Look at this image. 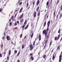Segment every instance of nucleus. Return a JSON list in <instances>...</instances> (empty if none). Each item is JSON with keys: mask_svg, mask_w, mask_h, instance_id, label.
<instances>
[{"mask_svg": "<svg viewBox=\"0 0 62 62\" xmlns=\"http://www.w3.org/2000/svg\"><path fill=\"white\" fill-rule=\"evenodd\" d=\"M50 21H48L47 23V28L46 30H44L43 31V35L44 34L45 36L46 39H47L49 38L50 35H47L48 34V32L49 31V27L50 26Z\"/></svg>", "mask_w": 62, "mask_h": 62, "instance_id": "f257e3e1", "label": "nucleus"}, {"mask_svg": "<svg viewBox=\"0 0 62 62\" xmlns=\"http://www.w3.org/2000/svg\"><path fill=\"white\" fill-rule=\"evenodd\" d=\"M11 54V50L10 49H9L8 52V55L7 56V60H8L9 59V56L10 54Z\"/></svg>", "mask_w": 62, "mask_h": 62, "instance_id": "f03ea898", "label": "nucleus"}, {"mask_svg": "<svg viewBox=\"0 0 62 62\" xmlns=\"http://www.w3.org/2000/svg\"><path fill=\"white\" fill-rule=\"evenodd\" d=\"M29 47L30 48V51H32V50L34 49V46H33L32 44H30L29 46Z\"/></svg>", "mask_w": 62, "mask_h": 62, "instance_id": "7ed1b4c3", "label": "nucleus"}, {"mask_svg": "<svg viewBox=\"0 0 62 62\" xmlns=\"http://www.w3.org/2000/svg\"><path fill=\"white\" fill-rule=\"evenodd\" d=\"M59 35H58V36L57 38V37H55L54 38V40L55 41L56 40H58L59 39V38H60V36Z\"/></svg>", "mask_w": 62, "mask_h": 62, "instance_id": "20e7f679", "label": "nucleus"}, {"mask_svg": "<svg viewBox=\"0 0 62 62\" xmlns=\"http://www.w3.org/2000/svg\"><path fill=\"white\" fill-rule=\"evenodd\" d=\"M30 55L31 56L30 57V59H31V61H33L34 59V57H33V53H31Z\"/></svg>", "mask_w": 62, "mask_h": 62, "instance_id": "39448f33", "label": "nucleus"}, {"mask_svg": "<svg viewBox=\"0 0 62 62\" xmlns=\"http://www.w3.org/2000/svg\"><path fill=\"white\" fill-rule=\"evenodd\" d=\"M26 23L25 22H24V24L22 26L23 31V30H24V28L25 25H26Z\"/></svg>", "mask_w": 62, "mask_h": 62, "instance_id": "423d86ee", "label": "nucleus"}, {"mask_svg": "<svg viewBox=\"0 0 62 62\" xmlns=\"http://www.w3.org/2000/svg\"><path fill=\"white\" fill-rule=\"evenodd\" d=\"M26 5H27V6H26V8H28V9H29L30 8V6L28 7L29 5V3H28V2H27Z\"/></svg>", "mask_w": 62, "mask_h": 62, "instance_id": "0eeeda50", "label": "nucleus"}, {"mask_svg": "<svg viewBox=\"0 0 62 62\" xmlns=\"http://www.w3.org/2000/svg\"><path fill=\"white\" fill-rule=\"evenodd\" d=\"M6 39L7 40H10V38L9 36H7L6 37Z\"/></svg>", "mask_w": 62, "mask_h": 62, "instance_id": "6e6552de", "label": "nucleus"}, {"mask_svg": "<svg viewBox=\"0 0 62 62\" xmlns=\"http://www.w3.org/2000/svg\"><path fill=\"white\" fill-rule=\"evenodd\" d=\"M43 57L44 58V59H45V60L47 58V57H46V54H44L43 56Z\"/></svg>", "mask_w": 62, "mask_h": 62, "instance_id": "1a4fd4ad", "label": "nucleus"}, {"mask_svg": "<svg viewBox=\"0 0 62 62\" xmlns=\"http://www.w3.org/2000/svg\"><path fill=\"white\" fill-rule=\"evenodd\" d=\"M36 15H37V12L35 11L33 13V16L34 18H35V17H36Z\"/></svg>", "mask_w": 62, "mask_h": 62, "instance_id": "9d476101", "label": "nucleus"}, {"mask_svg": "<svg viewBox=\"0 0 62 62\" xmlns=\"http://www.w3.org/2000/svg\"><path fill=\"white\" fill-rule=\"evenodd\" d=\"M39 40L40 41L41 40V35L40 33L39 34Z\"/></svg>", "mask_w": 62, "mask_h": 62, "instance_id": "9b49d317", "label": "nucleus"}, {"mask_svg": "<svg viewBox=\"0 0 62 62\" xmlns=\"http://www.w3.org/2000/svg\"><path fill=\"white\" fill-rule=\"evenodd\" d=\"M58 33H60L59 35H58V36H59L60 37V33H61V32L60 31V29L58 31Z\"/></svg>", "mask_w": 62, "mask_h": 62, "instance_id": "f8f14e48", "label": "nucleus"}, {"mask_svg": "<svg viewBox=\"0 0 62 62\" xmlns=\"http://www.w3.org/2000/svg\"><path fill=\"white\" fill-rule=\"evenodd\" d=\"M40 11L39 10L38 12V14L37 15V16H39L40 14Z\"/></svg>", "mask_w": 62, "mask_h": 62, "instance_id": "ddd939ff", "label": "nucleus"}, {"mask_svg": "<svg viewBox=\"0 0 62 62\" xmlns=\"http://www.w3.org/2000/svg\"><path fill=\"white\" fill-rule=\"evenodd\" d=\"M23 14H24L23 13L21 15V16H20L19 17V18H20V19H22L23 16Z\"/></svg>", "mask_w": 62, "mask_h": 62, "instance_id": "4468645a", "label": "nucleus"}, {"mask_svg": "<svg viewBox=\"0 0 62 62\" xmlns=\"http://www.w3.org/2000/svg\"><path fill=\"white\" fill-rule=\"evenodd\" d=\"M39 0H38L36 4L37 5H39Z\"/></svg>", "mask_w": 62, "mask_h": 62, "instance_id": "2eb2a0df", "label": "nucleus"}, {"mask_svg": "<svg viewBox=\"0 0 62 62\" xmlns=\"http://www.w3.org/2000/svg\"><path fill=\"white\" fill-rule=\"evenodd\" d=\"M46 21L45 20V23L44 24V25H43L44 27H45V25H46Z\"/></svg>", "mask_w": 62, "mask_h": 62, "instance_id": "dca6fc26", "label": "nucleus"}, {"mask_svg": "<svg viewBox=\"0 0 62 62\" xmlns=\"http://www.w3.org/2000/svg\"><path fill=\"white\" fill-rule=\"evenodd\" d=\"M23 8H22L19 11V13H21L22 12V10H23Z\"/></svg>", "mask_w": 62, "mask_h": 62, "instance_id": "f3484780", "label": "nucleus"}, {"mask_svg": "<svg viewBox=\"0 0 62 62\" xmlns=\"http://www.w3.org/2000/svg\"><path fill=\"white\" fill-rule=\"evenodd\" d=\"M55 11L54 12V13L53 17L54 18V17H55V16H56V15H55Z\"/></svg>", "mask_w": 62, "mask_h": 62, "instance_id": "a211bd4d", "label": "nucleus"}, {"mask_svg": "<svg viewBox=\"0 0 62 62\" xmlns=\"http://www.w3.org/2000/svg\"><path fill=\"white\" fill-rule=\"evenodd\" d=\"M24 46L25 45H24V44H22V49H23L24 48Z\"/></svg>", "mask_w": 62, "mask_h": 62, "instance_id": "6ab92c4d", "label": "nucleus"}, {"mask_svg": "<svg viewBox=\"0 0 62 62\" xmlns=\"http://www.w3.org/2000/svg\"><path fill=\"white\" fill-rule=\"evenodd\" d=\"M61 17H62V14H61L60 16L58 18V19H60L61 18Z\"/></svg>", "mask_w": 62, "mask_h": 62, "instance_id": "aec40b11", "label": "nucleus"}, {"mask_svg": "<svg viewBox=\"0 0 62 62\" xmlns=\"http://www.w3.org/2000/svg\"><path fill=\"white\" fill-rule=\"evenodd\" d=\"M52 42H53V41L52 40L49 43V46H51V45H52Z\"/></svg>", "mask_w": 62, "mask_h": 62, "instance_id": "412c9836", "label": "nucleus"}, {"mask_svg": "<svg viewBox=\"0 0 62 62\" xmlns=\"http://www.w3.org/2000/svg\"><path fill=\"white\" fill-rule=\"evenodd\" d=\"M48 39H46L45 42V44H46L48 42Z\"/></svg>", "mask_w": 62, "mask_h": 62, "instance_id": "4be33fe9", "label": "nucleus"}, {"mask_svg": "<svg viewBox=\"0 0 62 62\" xmlns=\"http://www.w3.org/2000/svg\"><path fill=\"white\" fill-rule=\"evenodd\" d=\"M9 26H11L12 25V23L11 22H10L9 23Z\"/></svg>", "mask_w": 62, "mask_h": 62, "instance_id": "5701e85b", "label": "nucleus"}, {"mask_svg": "<svg viewBox=\"0 0 62 62\" xmlns=\"http://www.w3.org/2000/svg\"><path fill=\"white\" fill-rule=\"evenodd\" d=\"M23 19L22 18L21 20H20V23H23Z\"/></svg>", "mask_w": 62, "mask_h": 62, "instance_id": "b1692460", "label": "nucleus"}, {"mask_svg": "<svg viewBox=\"0 0 62 62\" xmlns=\"http://www.w3.org/2000/svg\"><path fill=\"white\" fill-rule=\"evenodd\" d=\"M60 46H59V45L57 47V50H58L59 49H60V46Z\"/></svg>", "mask_w": 62, "mask_h": 62, "instance_id": "393cba45", "label": "nucleus"}, {"mask_svg": "<svg viewBox=\"0 0 62 62\" xmlns=\"http://www.w3.org/2000/svg\"><path fill=\"white\" fill-rule=\"evenodd\" d=\"M54 59H55V58L54 57V54H53L52 58V60H54Z\"/></svg>", "mask_w": 62, "mask_h": 62, "instance_id": "a878e982", "label": "nucleus"}, {"mask_svg": "<svg viewBox=\"0 0 62 62\" xmlns=\"http://www.w3.org/2000/svg\"><path fill=\"white\" fill-rule=\"evenodd\" d=\"M7 0H4V3H7Z\"/></svg>", "mask_w": 62, "mask_h": 62, "instance_id": "bb28decb", "label": "nucleus"}, {"mask_svg": "<svg viewBox=\"0 0 62 62\" xmlns=\"http://www.w3.org/2000/svg\"><path fill=\"white\" fill-rule=\"evenodd\" d=\"M17 25V21H16V22L14 24V26H16Z\"/></svg>", "mask_w": 62, "mask_h": 62, "instance_id": "cd10ccee", "label": "nucleus"}, {"mask_svg": "<svg viewBox=\"0 0 62 62\" xmlns=\"http://www.w3.org/2000/svg\"><path fill=\"white\" fill-rule=\"evenodd\" d=\"M20 53H21V52L20 51L17 54V56H19V54H20Z\"/></svg>", "mask_w": 62, "mask_h": 62, "instance_id": "c85d7f7f", "label": "nucleus"}, {"mask_svg": "<svg viewBox=\"0 0 62 62\" xmlns=\"http://www.w3.org/2000/svg\"><path fill=\"white\" fill-rule=\"evenodd\" d=\"M1 48L2 49H3V44H1Z\"/></svg>", "mask_w": 62, "mask_h": 62, "instance_id": "c756f323", "label": "nucleus"}, {"mask_svg": "<svg viewBox=\"0 0 62 62\" xmlns=\"http://www.w3.org/2000/svg\"><path fill=\"white\" fill-rule=\"evenodd\" d=\"M59 2V0H58L56 3V6L57 5H58V3Z\"/></svg>", "mask_w": 62, "mask_h": 62, "instance_id": "7c9ffc66", "label": "nucleus"}, {"mask_svg": "<svg viewBox=\"0 0 62 62\" xmlns=\"http://www.w3.org/2000/svg\"><path fill=\"white\" fill-rule=\"evenodd\" d=\"M39 42L38 43H37V44H36V46H37V45H39Z\"/></svg>", "mask_w": 62, "mask_h": 62, "instance_id": "2f4dec72", "label": "nucleus"}, {"mask_svg": "<svg viewBox=\"0 0 62 62\" xmlns=\"http://www.w3.org/2000/svg\"><path fill=\"white\" fill-rule=\"evenodd\" d=\"M17 53V50H15L14 51V53L15 54H16Z\"/></svg>", "mask_w": 62, "mask_h": 62, "instance_id": "473e14b6", "label": "nucleus"}, {"mask_svg": "<svg viewBox=\"0 0 62 62\" xmlns=\"http://www.w3.org/2000/svg\"><path fill=\"white\" fill-rule=\"evenodd\" d=\"M27 50H28L27 49V48H26V49H25L24 50V51L26 53V52H27Z\"/></svg>", "mask_w": 62, "mask_h": 62, "instance_id": "72a5a7b5", "label": "nucleus"}, {"mask_svg": "<svg viewBox=\"0 0 62 62\" xmlns=\"http://www.w3.org/2000/svg\"><path fill=\"white\" fill-rule=\"evenodd\" d=\"M34 34V33H32L31 35V38L32 39V37H33V35Z\"/></svg>", "mask_w": 62, "mask_h": 62, "instance_id": "f704fd0d", "label": "nucleus"}, {"mask_svg": "<svg viewBox=\"0 0 62 62\" xmlns=\"http://www.w3.org/2000/svg\"><path fill=\"white\" fill-rule=\"evenodd\" d=\"M3 53H4V56H5V55L6 54V51L5 52V51H4Z\"/></svg>", "mask_w": 62, "mask_h": 62, "instance_id": "c9c22d12", "label": "nucleus"}, {"mask_svg": "<svg viewBox=\"0 0 62 62\" xmlns=\"http://www.w3.org/2000/svg\"><path fill=\"white\" fill-rule=\"evenodd\" d=\"M49 5V1H47L46 3V5L47 6H48Z\"/></svg>", "mask_w": 62, "mask_h": 62, "instance_id": "e433bc0d", "label": "nucleus"}, {"mask_svg": "<svg viewBox=\"0 0 62 62\" xmlns=\"http://www.w3.org/2000/svg\"><path fill=\"white\" fill-rule=\"evenodd\" d=\"M35 41H34V42H33V46H35Z\"/></svg>", "mask_w": 62, "mask_h": 62, "instance_id": "4c0bfd02", "label": "nucleus"}, {"mask_svg": "<svg viewBox=\"0 0 62 62\" xmlns=\"http://www.w3.org/2000/svg\"><path fill=\"white\" fill-rule=\"evenodd\" d=\"M35 1H34L33 3V6H34V5H35Z\"/></svg>", "mask_w": 62, "mask_h": 62, "instance_id": "58836bf2", "label": "nucleus"}, {"mask_svg": "<svg viewBox=\"0 0 62 62\" xmlns=\"http://www.w3.org/2000/svg\"><path fill=\"white\" fill-rule=\"evenodd\" d=\"M40 51H39L38 54L39 55V56L40 55Z\"/></svg>", "mask_w": 62, "mask_h": 62, "instance_id": "ea45409f", "label": "nucleus"}, {"mask_svg": "<svg viewBox=\"0 0 62 62\" xmlns=\"http://www.w3.org/2000/svg\"><path fill=\"white\" fill-rule=\"evenodd\" d=\"M47 13H46L45 15V17H44V19H46V16H47Z\"/></svg>", "mask_w": 62, "mask_h": 62, "instance_id": "a19ab883", "label": "nucleus"}, {"mask_svg": "<svg viewBox=\"0 0 62 62\" xmlns=\"http://www.w3.org/2000/svg\"><path fill=\"white\" fill-rule=\"evenodd\" d=\"M22 36H23V34H21L20 35V38H22Z\"/></svg>", "mask_w": 62, "mask_h": 62, "instance_id": "79ce46f5", "label": "nucleus"}, {"mask_svg": "<svg viewBox=\"0 0 62 62\" xmlns=\"http://www.w3.org/2000/svg\"><path fill=\"white\" fill-rule=\"evenodd\" d=\"M2 8H0V13L1 12H2Z\"/></svg>", "mask_w": 62, "mask_h": 62, "instance_id": "37998d69", "label": "nucleus"}, {"mask_svg": "<svg viewBox=\"0 0 62 62\" xmlns=\"http://www.w3.org/2000/svg\"><path fill=\"white\" fill-rule=\"evenodd\" d=\"M58 14L57 15L56 17V19H57V18H58Z\"/></svg>", "mask_w": 62, "mask_h": 62, "instance_id": "c03bdc74", "label": "nucleus"}, {"mask_svg": "<svg viewBox=\"0 0 62 62\" xmlns=\"http://www.w3.org/2000/svg\"><path fill=\"white\" fill-rule=\"evenodd\" d=\"M2 54H0V57H2Z\"/></svg>", "mask_w": 62, "mask_h": 62, "instance_id": "a18cd8bd", "label": "nucleus"}, {"mask_svg": "<svg viewBox=\"0 0 62 62\" xmlns=\"http://www.w3.org/2000/svg\"><path fill=\"white\" fill-rule=\"evenodd\" d=\"M17 24L19 25V21H17Z\"/></svg>", "mask_w": 62, "mask_h": 62, "instance_id": "49530a36", "label": "nucleus"}, {"mask_svg": "<svg viewBox=\"0 0 62 62\" xmlns=\"http://www.w3.org/2000/svg\"><path fill=\"white\" fill-rule=\"evenodd\" d=\"M34 25V24H33V22L31 24V26H32V25Z\"/></svg>", "mask_w": 62, "mask_h": 62, "instance_id": "de8ad7c7", "label": "nucleus"}, {"mask_svg": "<svg viewBox=\"0 0 62 62\" xmlns=\"http://www.w3.org/2000/svg\"><path fill=\"white\" fill-rule=\"evenodd\" d=\"M17 15V14L16 13L15 16H14L15 18H16V16Z\"/></svg>", "mask_w": 62, "mask_h": 62, "instance_id": "09e8293b", "label": "nucleus"}, {"mask_svg": "<svg viewBox=\"0 0 62 62\" xmlns=\"http://www.w3.org/2000/svg\"><path fill=\"white\" fill-rule=\"evenodd\" d=\"M46 45H47V44H45V45L44 46V47H46Z\"/></svg>", "mask_w": 62, "mask_h": 62, "instance_id": "8fccbe9b", "label": "nucleus"}, {"mask_svg": "<svg viewBox=\"0 0 62 62\" xmlns=\"http://www.w3.org/2000/svg\"><path fill=\"white\" fill-rule=\"evenodd\" d=\"M22 2H20L19 4V5H22Z\"/></svg>", "mask_w": 62, "mask_h": 62, "instance_id": "3c124183", "label": "nucleus"}, {"mask_svg": "<svg viewBox=\"0 0 62 62\" xmlns=\"http://www.w3.org/2000/svg\"><path fill=\"white\" fill-rule=\"evenodd\" d=\"M4 39H5V37L4 36L2 37V39H3V40H4Z\"/></svg>", "mask_w": 62, "mask_h": 62, "instance_id": "603ef678", "label": "nucleus"}, {"mask_svg": "<svg viewBox=\"0 0 62 62\" xmlns=\"http://www.w3.org/2000/svg\"><path fill=\"white\" fill-rule=\"evenodd\" d=\"M4 36H6V31L4 32Z\"/></svg>", "mask_w": 62, "mask_h": 62, "instance_id": "864d4df0", "label": "nucleus"}, {"mask_svg": "<svg viewBox=\"0 0 62 62\" xmlns=\"http://www.w3.org/2000/svg\"><path fill=\"white\" fill-rule=\"evenodd\" d=\"M18 28V27H16L14 28V29H17Z\"/></svg>", "mask_w": 62, "mask_h": 62, "instance_id": "5fc2aeb1", "label": "nucleus"}, {"mask_svg": "<svg viewBox=\"0 0 62 62\" xmlns=\"http://www.w3.org/2000/svg\"><path fill=\"white\" fill-rule=\"evenodd\" d=\"M24 22L26 23H27V19L25 20Z\"/></svg>", "mask_w": 62, "mask_h": 62, "instance_id": "6e6d98bb", "label": "nucleus"}, {"mask_svg": "<svg viewBox=\"0 0 62 62\" xmlns=\"http://www.w3.org/2000/svg\"><path fill=\"white\" fill-rule=\"evenodd\" d=\"M39 6H38L37 8V9H39Z\"/></svg>", "mask_w": 62, "mask_h": 62, "instance_id": "4d7b16f0", "label": "nucleus"}, {"mask_svg": "<svg viewBox=\"0 0 62 62\" xmlns=\"http://www.w3.org/2000/svg\"><path fill=\"white\" fill-rule=\"evenodd\" d=\"M14 17V16H12L11 18V19H13V18Z\"/></svg>", "mask_w": 62, "mask_h": 62, "instance_id": "13d9d810", "label": "nucleus"}, {"mask_svg": "<svg viewBox=\"0 0 62 62\" xmlns=\"http://www.w3.org/2000/svg\"><path fill=\"white\" fill-rule=\"evenodd\" d=\"M36 11H37V12H38V11H39V9H36Z\"/></svg>", "mask_w": 62, "mask_h": 62, "instance_id": "bf43d9fd", "label": "nucleus"}, {"mask_svg": "<svg viewBox=\"0 0 62 62\" xmlns=\"http://www.w3.org/2000/svg\"><path fill=\"white\" fill-rule=\"evenodd\" d=\"M17 62H20V60H18L17 61Z\"/></svg>", "mask_w": 62, "mask_h": 62, "instance_id": "052dcab7", "label": "nucleus"}, {"mask_svg": "<svg viewBox=\"0 0 62 62\" xmlns=\"http://www.w3.org/2000/svg\"><path fill=\"white\" fill-rule=\"evenodd\" d=\"M27 28H28L27 27H26L25 28V29H27Z\"/></svg>", "mask_w": 62, "mask_h": 62, "instance_id": "680f3d73", "label": "nucleus"}, {"mask_svg": "<svg viewBox=\"0 0 62 62\" xmlns=\"http://www.w3.org/2000/svg\"><path fill=\"white\" fill-rule=\"evenodd\" d=\"M45 48H46V47H45V46L44 47V48H43V50H44Z\"/></svg>", "mask_w": 62, "mask_h": 62, "instance_id": "e2e57ef3", "label": "nucleus"}, {"mask_svg": "<svg viewBox=\"0 0 62 62\" xmlns=\"http://www.w3.org/2000/svg\"><path fill=\"white\" fill-rule=\"evenodd\" d=\"M26 36H25L24 37V39H25V38H26Z\"/></svg>", "mask_w": 62, "mask_h": 62, "instance_id": "0e129e2a", "label": "nucleus"}, {"mask_svg": "<svg viewBox=\"0 0 62 62\" xmlns=\"http://www.w3.org/2000/svg\"><path fill=\"white\" fill-rule=\"evenodd\" d=\"M54 49L52 50V51H51V53H53V50H54Z\"/></svg>", "mask_w": 62, "mask_h": 62, "instance_id": "69168bd1", "label": "nucleus"}, {"mask_svg": "<svg viewBox=\"0 0 62 62\" xmlns=\"http://www.w3.org/2000/svg\"><path fill=\"white\" fill-rule=\"evenodd\" d=\"M50 32H49V33H48V35H50Z\"/></svg>", "mask_w": 62, "mask_h": 62, "instance_id": "338daca9", "label": "nucleus"}, {"mask_svg": "<svg viewBox=\"0 0 62 62\" xmlns=\"http://www.w3.org/2000/svg\"><path fill=\"white\" fill-rule=\"evenodd\" d=\"M8 61L7 60L6 61H5V62H8Z\"/></svg>", "mask_w": 62, "mask_h": 62, "instance_id": "774afa93", "label": "nucleus"}]
</instances>
